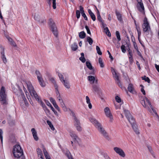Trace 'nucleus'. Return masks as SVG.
I'll return each mask as SVG.
<instances>
[{
  "label": "nucleus",
  "instance_id": "obj_1",
  "mask_svg": "<svg viewBox=\"0 0 159 159\" xmlns=\"http://www.w3.org/2000/svg\"><path fill=\"white\" fill-rule=\"evenodd\" d=\"M25 84L27 87L28 90L31 96L33 97H34L36 100L43 107L46 115H48L49 114L50 111L47 108L45 104L41 100L40 97L35 91L31 83L30 82L28 81L26 82Z\"/></svg>",
  "mask_w": 159,
  "mask_h": 159
},
{
  "label": "nucleus",
  "instance_id": "obj_2",
  "mask_svg": "<svg viewBox=\"0 0 159 159\" xmlns=\"http://www.w3.org/2000/svg\"><path fill=\"white\" fill-rule=\"evenodd\" d=\"M90 121L94 125L96 129H97L99 132L107 139L109 138L107 133L103 127L102 124L99 123L96 119L93 118H89Z\"/></svg>",
  "mask_w": 159,
  "mask_h": 159
},
{
  "label": "nucleus",
  "instance_id": "obj_3",
  "mask_svg": "<svg viewBox=\"0 0 159 159\" xmlns=\"http://www.w3.org/2000/svg\"><path fill=\"white\" fill-rule=\"evenodd\" d=\"M13 152L15 157L17 158H23V152L22 149L19 145L17 144L14 147Z\"/></svg>",
  "mask_w": 159,
  "mask_h": 159
},
{
  "label": "nucleus",
  "instance_id": "obj_4",
  "mask_svg": "<svg viewBox=\"0 0 159 159\" xmlns=\"http://www.w3.org/2000/svg\"><path fill=\"white\" fill-rule=\"evenodd\" d=\"M48 24L50 30L56 37H57L58 31L57 27L54 21L52 19L49 20Z\"/></svg>",
  "mask_w": 159,
  "mask_h": 159
},
{
  "label": "nucleus",
  "instance_id": "obj_5",
  "mask_svg": "<svg viewBox=\"0 0 159 159\" xmlns=\"http://www.w3.org/2000/svg\"><path fill=\"white\" fill-rule=\"evenodd\" d=\"M0 101L4 105L7 104V98L4 87H2L0 91Z\"/></svg>",
  "mask_w": 159,
  "mask_h": 159
},
{
  "label": "nucleus",
  "instance_id": "obj_6",
  "mask_svg": "<svg viewBox=\"0 0 159 159\" xmlns=\"http://www.w3.org/2000/svg\"><path fill=\"white\" fill-rule=\"evenodd\" d=\"M73 123L76 130L79 132L81 131L82 127L81 126V124L80 120L76 117L75 114L74 113L73 114Z\"/></svg>",
  "mask_w": 159,
  "mask_h": 159
},
{
  "label": "nucleus",
  "instance_id": "obj_7",
  "mask_svg": "<svg viewBox=\"0 0 159 159\" xmlns=\"http://www.w3.org/2000/svg\"><path fill=\"white\" fill-rule=\"evenodd\" d=\"M124 112L125 114L126 117L127 119L129 122L130 123L131 125L135 124V120L132 116L130 114L128 110H124Z\"/></svg>",
  "mask_w": 159,
  "mask_h": 159
},
{
  "label": "nucleus",
  "instance_id": "obj_8",
  "mask_svg": "<svg viewBox=\"0 0 159 159\" xmlns=\"http://www.w3.org/2000/svg\"><path fill=\"white\" fill-rule=\"evenodd\" d=\"M142 26L144 32L148 33L149 31L150 30V27L146 17H145L144 19Z\"/></svg>",
  "mask_w": 159,
  "mask_h": 159
},
{
  "label": "nucleus",
  "instance_id": "obj_9",
  "mask_svg": "<svg viewBox=\"0 0 159 159\" xmlns=\"http://www.w3.org/2000/svg\"><path fill=\"white\" fill-rule=\"evenodd\" d=\"M140 102L142 105L144 107H146L148 106V105L151 109L153 110V107H152L150 102L149 101V100L147 98H145V100H144L143 98H141L140 100Z\"/></svg>",
  "mask_w": 159,
  "mask_h": 159
},
{
  "label": "nucleus",
  "instance_id": "obj_10",
  "mask_svg": "<svg viewBox=\"0 0 159 159\" xmlns=\"http://www.w3.org/2000/svg\"><path fill=\"white\" fill-rule=\"evenodd\" d=\"M35 20L39 22L41 24L44 25L46 23V19L45 17H41L38 14L34 16Z\"/></svg>",
  "mask_w": 159,
  "mask_h": 159
},
{
  "label": "nucleus",
  "instance_id": "obj_11",
  "mask_svg": "<svg viewBox=\"0 0 159 159\" xmlns=\"http://www.w3.org/2000/svg\"><path fill=\"white\" fill-rule=\"evenodd\" d=\"M104 111L106 116L109 118L111 122H112L113 120V116L111 113L109 108L108 107H106L104 109Z\"/></svg>",
  "mask_w": 159,
  "mask_h": 159
},
{
  "label": "nucleus",
  "instance_id": "obj_12",
  "mask_svg": "<svg viewBox=\"0 0 159 159\" xmlns=\"http://www.w3.org/2000/svg\"><path fill=\"white\" fill-rule=\"evenodd\" d=\"M138 4L137 7L138 10L141 12H143L144 11V8L143 4L142 2V0H137Z\"/></svg>",
  "mask_w": 159,
  "mask_h": 159
},
{
  "label": "nucleus",
  "instance_id": "obj_13",
  "mask_svg": "<svg viewBox=\"0 0 159 159\" xmlns=\"http://www.w3.org/2000/svg\"><path fill=\"white\" fill-rule=\"evenodd\" d=\"M70 137L73 139L75 142L78 143L80 139L74 131H70Z\"/></svg>",
  "mask_w": 159,
  "mask_h": 159
},
{
  "label": "nucleus",
  "instance_id": "obj_14",
  "mask_svg": "<svg viewBox=\"0 0 159 159\" xmlns=\"http://www.w3.org/2000/svg\"><path fill=\"white\" fill-rule=\"evenodd\" d=\"M114 150L116 153L119 154L121 157H124L125 156L124 152L121 148L118 147H115L114 148Z\"/></svg>",
  "mask_w": 159,
  "mask_h": 159
},
{
  "label": "nucleus",
  "instance_id": "obj_15",
  "mask_svg": "<svg viewBox=\"0 0 159 159\" xmlns=\"http://www.w3.org/2000/svg\"><path fill=\"white\" fill-rule=\"evenodd\" d=\"M31 131L34 139L36 141H38L39 139V138L37 136V132L35 129L34 128H32L31 129Z\"/></svg>",
  "mask_w": 159,
  "mask_h": 159
},
{
  "label": "nucleus",
  "instance_id": "obj_16",
  "mask_svg": "<svg viewBox=\"0 0 159 159\" xmlns=\"http://www.w3.org/2000/svg\"><path fill=\"white\" fill-rule=\"evenodd\" d=\"M19 91L20 93V95H19L18 97H19L20 98H21V99L23 101H24L25 105H27L28 104V103H27L26 101V100L25 98L24 94L22 93V91L21 90H19Z\"/></svg>",
  "mask_w": 159,
  "mask_h": 159
},
{
  "label": "nucleus",
  "instance_id": "obj_17",
  "mask_svg": "<svg viewBox=\"0 0 159 159\" xmlns=\"http://www.w3.org/2000/svg\"><path fill=\"white\" fill-rule=\"evenodd\" d=\"M88 80L89 81L90 84H93L95 82L97 84L98 80H96L94 76H88Z\"/></svg>",
  "mask_w": 159,
  "mask_h": 159
},
{
  "label": "nucleus",
  "instance_id": "obj_18",
  "mask_svg": "<svg viewBox=\"0 0 159 159\" xmlns=\"http://www.w3.org/2000/svg\"><path fill=\"white\" fill-rule=\"evenodd\" d=\"M37 79L41 86L42 87H44L45 86V84L42 77H39L38 76V78Z\"/></svg>",
  "mask_w": 159,
  "mask_h": 159
},
{
  "label": "nucleus",
  "instance_id": "obj_19",
  "mask_svg": "<svg viewBox=\"0 0 159 159\" xmlns=\"http://www.w3.org/2000/svg\"><path fill=\"white\" fill-rule=\"evenodd\" d=\"M52 7L54 9H55L56 8V0H47L48 3L50 6L52 4Z\"/></svg>",
  "mask_w": 159,
  "mask_h": 159
},
{
  "label": "nucleus",
  "instance_id": "obj_20",
  "mask_svg": "<svg viewBox=\"0 0 159 159\" xmlns=\"http://www.w3.org/2000/svg\"><path fill=\"white\" fill-rule=\"evenodd\" d=\"M1 58L3 62L6 63L7 62V60L5 55L4 50L3 48H2V51L1 52Z\"/></svg>",
  "mask_w": 159,
  "mask_h": 159
},
{
  "label": "nucleus",
  "instance_id": "obj_21",
  "mask_svg": "<svg viewBox=\"0 0 159 159\" xmlns=\"http://www.w3.org/2000/svg\"><path fill=\"white\" fill-rule=\"evenodd\" d=\"M62 83L64 86L67 89H69L70 88V83L68 80H64L63 82H62Z\"/></svg>",
  "mask_w": 159,
  "mask_h": 159
},
{
  "label": "nucleus",
  "instance_id": "obj_22",
  "mask_svg": "<svg viewBox=\"0 0 159 159\" xmlns=\"http://www.w3.org/2000/svg\"><path fill=\"white\" fill-rule=\"evenodd\" d=\"M88 12L92 20L93 21H95L96 20V17L94 13L90 9H88Z\"/></svg>",
  "mask_w": 159,
  "mask_h": 159
},
{
  "label": "nucleus",
  "instance_id": "obj_23",
  "mask_svg": "<svg viewBox=\"0 0 159 159\" xmlns=\"http://www.w3.org/2000/svg\"><path fill=\"white\" fill-rule=\"evenodd\" d=\"M96 9L97 10V19L98 20L101 22V23H102V21H103L101 18V16L100 14L99 11L97 8L96 7Z\"/></svg>",
  "mask_w": 159,
  "mask_h": 159
},
{
  "label": "nucleus",
  "instance_id": "obj_24",
  "mask_svg": "<svg viewBox=\"0 0 159 159\" xmlns=\"http://www.w3.org/2000/svg\"><path fill=\"white\" fill-rule=\"evenodd\" d=\"M93 89L95 92L98 93L100 91V89L99 86L96 84H94L93 85Z\"/></svg>",
  "mask_w": 159,
  "mask_h": 159
},
{
  "label": "nucleus",
  "instance_id": "obj_25",
  "mask_svg": "<svg viewBox=\"0 0 159 159\" xmlns=\"http://www.w3.org/2000/svg\"><path fill=\"white\" fill-rule=\"evenodd\" d=\"M133 129L134 130L136 134H139V132L137 128V126L136 124L133 125H132Z\"/></svg>",
  "mask_w": 159,
  "mask_h": 159
},
{
  "label": "nucleus",
  "instance_id": "obj_26",
  "mask_svg": "<svg viewBox=\"0 0 159 159\" xmlns=\"http://www.w3.org/2000/svg\"><path fill=\"white\" fill-rule=\"evenodd\" d=\"M116 14L118 20L120 22L122 21V19L121 16V15L120 13V12L117 11H116Z\"/></svg>",
  "mask_w": 159,
  "mask_h": 159
},
{
  "label": "nucleus",
  "instance_id": "obj_27",
  "mask_svg": "<svg viewBox=\"0 0 159 159\" xmlns=\"http://www.w3.org/2000/svg\"><path fill=\"white\" fill-rule=\"evenodd\" d=\"M71 48L73 51H76L78 48V46L77 43H74L71 46Z\"/></svg>",
  "mask_w": 159,
  "mask_h": 159
},
{
  "label": "nucleus",
  "instance_id": "obj_28",
  "mask_svg": "<svg viewBox=\"0 0 159 159\" xmlns=\"http://www.w3.org/2000/svg\"><path fill=\"white\" fill-rule=\"evenodd\" d=\"M37 151L39 155V157H40L41 159H42V158H43V153L42 152L41 149L39 148H38L37 150Z\"/></svg>",
  "mask_w": 159,
  "mask_h": 159
},
{
  "label": "nucleus",
  "instance_id": "obj_29",
  "mask_svg": "<svg viewBox=\"0 0 159 159\" xmlns=\"http://www.w3.org/2000/svg\"><path fill=\"white\" fill-rule=\"evenodd\" d=\"M81 57H80L79 59L82 62L84 63L85 62L86 59L84 57V53L82 52L81 53Z\"/></svg>",
  "mask_w": 159,
  "mask_h": 159
},
{
  "label": "nucleus",
  "instance_id": "obj_30",
  "mask_svg": "<svg viewBox=\"0 0 159 159\" xmlns=\"http://www.w3.org/2000/svg\"><path fill=\"white\" fill-rule=\"evenodd\" d=\"M61 107L62 108L63 110L65 111H67V109L66 106L65 104L63 102V101L62 102H60Z\"/></svg>",
  "mask_w": 159,
  "mask_h": 159
},
{
  "label": "nucleus",
  "instance_id": "obj_31",
  "mask_svg": "<svg viewBox=\"0 0 159 159\" xmlns=\"http://www.w3.org/2000/svg\"><path fill=\"white\" fill-rule=\"evenodd\" d=\"M128 89L130 92L133 93L134 89L133 85L131 84H129L128 85Z\"/></svg>",
  "mask_w": 159,
  "mask_h": 159
},
{
  "label": "nucleus",
  "instance_id": "obj_32",
  "mask_svg": "<svg viewBox=\"0 0 159 159\" xmlns=\"http://www.w3.org/2000/svg\"><path fill=\"white\" fill-rule=\"evenodd\" d=\"M79 36L80 38L84 39L86 36V34L84 31H81L79 33Z\"/></svg>",
  "mask_w": 159,
  "mask_h": 159
},
{
  "label": "nucleus",
  "instance_id": "obj_33",
  "mask_svg": "<svg viewBox=\"0 0 159 159\" xmlns=\"http://www.w3.org/2000/svg\"><path fill=\"white\" fill-rule=\"evenodd\" d=\"M104 30L105 31V33L108 36H111V34L108 27H106L104 28Z\"/></svg>",
  "mask_w": 159,
  "mask_h": 159
},
{
  "label": "nucleus",
  "instance_id": "obj_34",
  "mask_svg": "<svg viewBox=\"0 0 159 159\" xmlns=\"http://www.w3.org/2000/svg\"><path fill=\"white\" fill-rule=\"evenodd\" d=\"M86 65L87 67L90 70L93 69V66H92L91 63L89 61L86 62Z\"/></svg>",
  "mask_w": 159,
  "mask_h": 159
},
{
  "label": "nucleus",
  "instance_id": "obj_35",
  "mask_svg": "<svg viewBox=\"0 0 159 159\" xmlns=\"http://www.w3.org/2000/svg\"><path fill=\"white\" fill-rule=\"evenodd\" d=\"M58 76L62 83L63 82L64 80H67L66 79H65L64 78L63 75L61 73H59Z\"/></svg>",
  "mask_w": 159,
  "mask_h": 159
},
{
  "label": "nucleus",
  "instance_id": "obj_36",
  "mask_svg": "<svg viewBox=\"0 0 159 159\" xmlns=\"http://www.w3.org/2000/svg\"><path fill=\"white\" fill-rule=\"evenodd\" d=\"M47 122L48 124L49 125L50 127L51 128V129L52 130H54V128L51 122L48 120H47Z\"/></svg>",
  "mask_w": 159,
  "mask_h": 159
},
{
  "label": "nucleus",
  "instance_id": "obj_37",
  "mask_svg": "<svg viewBox=\"0 0 159 159\" xmlns=\"http://www.w3.org/2000/svg\"><path fill=\"white\" fill-rule=\"evenodd\" d=\"M98 62L100 65V66L101 68L104 67V64L102 62V60L101 57H99L98 59Z\"/></svg>",
  "mask_w": 159,
  "mask_h": 159
},
{
  "label": "nucleus",
  "instance_id": "obj_38",
  "mask_svg": "<svg viewBox=\"0 0 159 159\" xmlns=\"http://www.w3.org/2000/svg\"><path fill=\"white\" fill-rule=\"evenodd\" d=\"M87 42L90 45H91L93 44V40L91 38L89 37H87Z\"/></svg>",
  "mask_w": 159,
  "mask_h": 159
},
{
  "label": "nucleus",
  "instance_id": "obj_39",
  "mask_svg": "<svg viewBox=\"0 0 159 159\" xmlns=\"http://www.w3.org/2000/svg\"><path fill=\"white\" fill-rule=\"evenodd\" d=\"M142 78L143 80H144L145 81L147 82L148 83H150V80L148 77H147L146 76L144 75Z\"/></svg>",
  "mask_w": 159,
  "mask_h": 159
},
{
  "label": "nucleus",
  "instance_id": "obj_40",
  "mask_svg": "<svg viewBox=\"0 0 159 159\" xmlns=\"http://www.w3.org/2000/svg\"><path fill=\"white\" fill-rule=\"evenodd\" d=\"M116 35L117 39L118 42H119L121 40V38L119 32L118 31H116Z\"/></svg>",
  "mask_w": 159,
  "mask_h": 159
},
{
  "label": "nucleus",
  "instance_id": "obj_41",
  "mask_svg": "<svg viewBox=\"0 0 159 159\" xmlns=\"http://www.w3.org/2000/svg\"><path fill=\"white\" fill-rule=\"evenodd\" d=\"M96 49L97 51V53L99 55H101L102 53L100 50V48L98 46H96Z\"/></svg>",
  "mask_w": 159,
  "mask_h": 159
},
{
  "label": "nucleus",
  "instance_id": "obj_42",
  "mask_svg": "<svg viewBox=\"0 0 159 159\" xmlns=\"http://www.w3.org/2000/svg\"><path fill=\"white\" fill-rule=\"evenodd\" d=\"M3 132L2 130L0 129V141H1V143H2L3 140V136H2Z\"/></svg>",
  "mask_w": 159,
  "mask_h": 159
},
{
  "label": "nucleus",
  "instance_id": "obj_43",
  "mask_svg": "<svg viewBox=\"0 0 159 159\" xmlns=\"http://www.w3.org/2000/svg\"><path fill=\"white\" fill-rule=\"evenodd\" d=\"M55 88V89L56 90V93L57 94L56 96L58 95V94H60V93H59L58 90V86L57 84H55L54 87Z\"/></svg>",
  "mask_w": 159,
  "mask_h": 159
},
{
  "label": "nucleus",
  "instance_id": "obj_44",
  "mask_svg": "<svg viewBox=\"0 0 159 159\" xmlns=\"http://www.w3.org/2000/svg\"><path fill=\"white\" fill-rule=\"evenodd\" d=\"M125 46L124 45H122L121 47V48L122 50V51L124 53H125L126 51V50L125 49Z\"/></svg>",
  "mask_w": 159,
  "mask_h": 159
},
{
  "label": "nucleus",
  "instance_id": "obj_45",
  "mask_svg": "<svg viewBox=\"0 0 159 159\" xmlns=\"http://www.w3.org/2000/svg\"><path fill=\"white\" fill-rule=\"evenodd\" d=\"M76 17L77 19L79 18L80 15V13L79 11L77 10L76 12Z\"/></svg>",
  "mask_w": 159,
  "mask_h": 159
},
{
  "label": "nucleus",
  "instance_id": "obj_46",
  "mask_svg": "<svg viewBox=\"0 0 159 159\" xmlns=\"http://www.w3.org/2000/svg\"><path fill=\"white\" fill-rule=\"evenodd\" d=\"M115 99L118 103H120L121 102V100L120 97L118 96H116L115 97Z\"/></svg>",
  "mask_w": 159,
  "mask_h": 159
},
{
  "label": "nucleus",
  "instance_id": "obj_47",
  "mask_svg": "<svg viewBox=\"0 0 159 159\" xmlns=\"http://www.w3.org/2000/svg\"><path fill=\"white\" fill-rule=\"evenodd\" d=\"M23 89H24V91L28 99H29V98L28 97H30L29 96V93L27 92L26 88L24 87V86H23Z\"/></svg>",
  "mask_w": 159,
  "mask_h": 159
},
{
  "label": "nucleus",
  "instance_id": "obj_48",
  "mask_svg": "<svg viewBox=\"0 0 159 159\" xmlns=\"http://www.w3.org/2000/svg\"><path fill=\"white\" fill-rule=\"evenodd\" d=\"M50 101L52 103L53 106L55 105V104H57L55 100L52 98H50Z\"/></svg>",
  "mask_w": 159,
  "mask_h": 159
},
{
  "label": "nucleus",
  "instance_id": "obj_49",
  "mask_svg": "<svg viewBox=\"0 0 159 159\" xmlns=\"http://www.w3.org/2000/svg\"><path fill=\"white\" fill-rule=\"evenodd\" d=\"M50 80L54 84V86L55 84H56L55 80L54 78H50Z\"/></svg>",
  "mask_w": 159,
  "mask_h": 159
},
{
  "label": "nucleus",
  "instance_id": "obj_50",
  "mask_svg": "<svg viewBox=\"0 0 159 159\" xmlns=\"http://www.w3.org/2000/svg\"><path fill=\"white\" fill-rule=\"evenodd\" d=\"M85 28L87 30V33L88 34H89L90 35H91V33L89 28V27L87 25L85 26Z\"/></svg>",
  "mask_w": 159,
  "mask_h": 159
},
{
  "label": "nucleus",
  "instance_id": "obj_51",
  "mask_svg": "<svg viewBox=\"0 0 159 159\" xmlns=\"http://www.w3.org/2000/svg\"><path fill=\"white\" fill-rule=\"evenodd\" d=\"M116 83L119 86L121 87H122V84L119 79L116 80Z\"/></svg>",
  "mask_w": 159,
  "mask_h": 159
},
{
  "label": "nucleus",
  "instance_id": "obj_52",
  "mask_svg": "<svg viewBox=\"0 0 159 159\" xmlns=\"http://www.w3.org/2000/svg\"><path fill=\"white\" fill-rule=\"evenodd\" d=\"M43 152L45 157L49 155L48 153L45 149H44L43 150Z\"/></svg>",
  "mask_w": 159,
  "mask_h": 159
},
{
  "label": "nucleus",
  "instance_id": "obj_53",
  "mask_svg": "<svg viewBox=\"0 0 159 159\" xmlns=\"http://www.w3.org/2000/svg\"><path fill=\"white\" fill-rule=\"evenodd\" d=\"M35 74L37 75V78H38V76H39V77H42V75H41L39 71L38 70H36L35 71Z\"/></svg>",
  "mask_w": 159,
  "mask_h": 159
},
{
  "label": "nucleus",
  "instance_id": "obj_54",
  "mask_svg": "<svg viewBox=\"0 0 159 159\" xmlns=\"http://www.w3.org/2000/svg\"><path fill=\"white\" fill-rule=\"evenodd\" d=\"M51 110H52V111L54 112V113L55 114V115L57 116L58 115L57 112L55 110L54 108L52 106H51Z\"/></svg>",
  "mask_w": 159,
  "mask_h": 159
},
{
  "label": "nucleus",
  "instance_id": "obj_55",
  "mask_svg": "<svg viewBox=\"0 0 159 159\" xmlns=\"http://www.w3.org/2000/svg\"><path fill=\"white\" fill-rule=\"evenodd\" d=\"M141 86L143 87V88H141V92L143 94V95H145L146 94V93H145V91L144 90V89L143 88V85H141Z\"/></svg>",
  "mask_w": 159,
  "mask_h": 159
},
{
  "label": "nucleus",
  "instance_id": "obj_56",
  "mask_svg": "<svg viewBox=\"0 0 159 159\" xmlns=\"http://www.w3.org/2000/svg\"><path fill=\"white\" fill-rule=\"evenodd\" d=\"M111 70L113 75H115L116 73L115 69L113 68H111Z\"/></svg>",
  "mask_w": 159,
  "mask_h": 159
},
{
  "label": "nucleus",
  "instance_id": "obj_57",
  "mask_svg": "<svg viewBox=\"0 0 159 159\" xmlns=\"http://www.w3.org/2000/svg\"><path fill=\"white\" fill-rule=\"evenodd\" d=\"M6 37L8 41L10 42V43H11L12 41H13V39L9 36H6Z\"/></svg>",
  "mask_w": 159,
  "mask_h": 159
},
{
  "label": "nucleus",
  "instance_id": "obj_58",
  "mask_svg": "<svg viewBox=\"0 0 159 159\" xmlns=\"http://www.w3.org/2000/svg\"><path fill=\"white\" fill-rule=\"evenodd\" d=\"M136 50L137 51V53H138V55H139L140 57H141V58H143V57L140 53V52L139 51V49H138V48H136Z\"/></svg>",
  "mask_w": 159,
  "mask_h": 159
},
{
  "label": "nucleus",
  "instance_id": "obj_59",
  "mask_svg": "<svg viewBox=\"0 0 159 159\" xmlns=\"http://www.w3.org/2000/svg\"><path fill=\"white\" fill-rule=\"evenodd\" d=\"M54 107L57 110V111H60V108L57 105V104H55V105L54 106Z\"/></svg>",
  "mask_w": 159,
  "mask_h": 159
},
{
  "label": "nucleus",
  "instance_id": "obj_60",
  "mask_svg": "<svg viewBox=\"0 0 159 159\" xmlns=\"http://www.w3.org/2000/svg\"><path fill=\"white\" fill-rule=\"evenodd\" d=\"M129 59L130 63H132L133 61V58L132 56H129Z\"/></svg>",
  "mask_w": 159,
  "mask_h": 159
},
{
  "label": "nucleus",
  "instance_id": "obj_61",
  "mask_svg": "<svg viewBox=\"0 0 159 159\" xmlns=\"http://www.w3.org/2000/svg\"><path fill=\"white\" fill-rule=\"evenodd\" d=\"M114 77L115 78V80H116L119 79V76L117 75V73H116L115 75H113Z\"/></svg>",
  "mask_w": 159,
  "mask_h": 159
},
{
  "label": "nucleus",
  "instance_id": "obj_62",
  "mask_svg": "<svg viewBox=\"0 0 159 159\" xmlns=\"http://www.w3.org/2000/svg\"><path fill=\"white\" fill-rule=\"evenodd\" d=\"M86 99L87 103H89L90 102V100L89 97L88 96L86 97Z\"/></svg>",
  "mask_w": 159,
  "mask_h": 159
},
{
  "label": "nucleus",
  "instance_id": "obj_63",
  "mask_svg": "<svg viewBox=\"0 0 159 159\" xmlns=\"http://www.w3.org/2000/svg\"><path fill=\"white\" fill-rule=\"evenodd\" d=\"M107 52H108V54L109 55V57L111 58V59L112 60H113V58L112 57V56L111 55V54L110 52L108 50L107 51Z\"/></svg>",
  "mask_w": 159,
  "mask_h": 159
},
{
  "label": "nucleus",
  "instance_id": "obj_64",
  "mask_svg": "<svg viewBox=\"0 0 159 159\" xmlns=\"http://www.w3.org/2000/svg\"><path fill=\"white\" fill-rule=\"evenodd\" d=\"M104 156L105 159H111L109 157L107 154H104Z\"/></svg>",
  "mask_w": 159,
  "mask_h": 159
}]
</instances>
